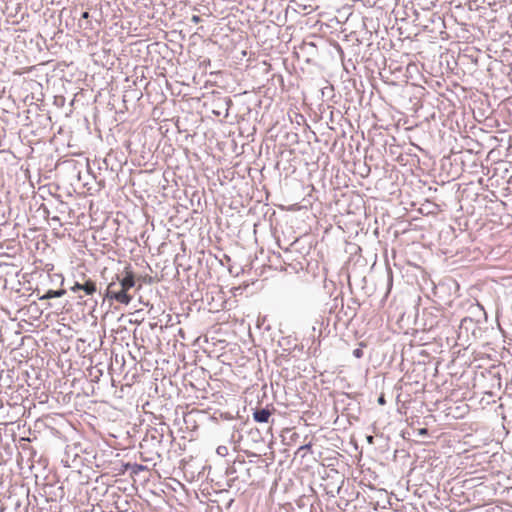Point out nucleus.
Instances as JSON below:
<instances>
[{"label": "nucleus", "mask_w": 512, "mask_h": 512, "mask_svg": "<svg viewBox=\"0 0 512 512\" xmlns=\"http://www.w3.org/2000/svg\"><path fill=\"white\" fill-rule=\"evenodd\" d=\"M300 502H302V505H305L304 499H300Z\"/></svg>", "instance_id": "a211bd4d"}, {"label": "nucleus", "mask_w": 512, "mask_h": 512, "mask_svg": "<svg viewBox=\"0 0 512 512\" xmlns=\"http://www.w3.org/2000/svg\"><path fill=\"white\" fill-rule=\"evenodd\" d=\"M216 452L219 456L225 457L226 455H228V447L224 446V445H220V446H218Z\"/></svg>", "instance_id": "9d476101"}, {"label": "nucleus", "mask_w": 512, "mask_h": 512, "mask_svg": "<svg viewBox=\"0 0 512 512\" xmlns=\"http://www.w3.org/2000/svg\"><path fill=\"white\" fill-rule=\"evenodd\" d=\"M71 290L73 292L83 291L85 295H93L97 291V286L94 281L83 276V282L76 281Z\"/></svg>", "instance_id": "7ed1b4c3"}, {"label": "nucleus", "mask_w": 512, "mask_h": 512, "mask_svg": "<svg viewBox=\"0 0 512 512\" xmlns=\"http://www.w3.org/2000/svg\"><path fill=\"white\" fill-rule=\"evenodd\" d=\"M300 502H302V505H305L304 499H300Z\"/></svg>", "instance_id": "6ab92c4d"}, {"label": "nucleus", "mask_w": 512, "mask_h": 512, "mask_svg": "<svg viewBox=\"0 0 512 512\" xmlns=\"http://www.w3.org/2000/svg\"><path fill=\"white\" fill-rule=\"evenodd\" d=\"M477 329L476 322L471 317H464L459 325L460 335L464 332L466 335H468L469 331H472L474 334L475 330Z\"/></svg>", "instance_id": "20e7f679"}, {"label": "nucleus", "mask_w": 512, "mask_h": 512, "mask_svg": "<svg viewBox=\"0 0 512 512\" xmlns=\"http://www.w3.org/2000/svg\"><path fill=\"white\" fill-rule=\"evenodd\" d=\"M191 21L195 24H198L201 21V17L198 15H193Z\"/></svg>", "instance_id": "ddd939ff"}, {"label": "nucleus", "mask_w": 512, "mask_h": 512, "mask_svg": "<svg viewBox=\"0 0 512 512\" xmlns=\"http://www.w3.org/2000/svg\"><path fill=\"white\" fill-rule=\"evenodd\" d=\"M343 313L347 320H352L357 314L356 310L352 309L351 307H348V310L344 311Z\"/></svg>", "instance_id": "1a4fd4ad"}, {"label": "nucleus", "mask_w": 512, "mask_h": 512, "mask_svg": "<svg viewBox=\"0 0 512 512\" xmlns=\"http://www.w3.org/2000/svg\"><path fill=\"white\" fill-rule=\"evenodd\" d=\"M353 356L355 358H358V359L362 358L363 357V350L361 348L354 349L353 350Z\"/></svg>", "instance_id": "f8f14e48"}, {"label": "nucleus", "mask_w": 512, "mask_h": 512, "mask_svg": "<svg viewBox=\"0 0 512 512\" xmlns=\"http://www.w3.org/2000/svg\"><path fill=\"white\" fill-rule=\"evenodd\" d=\"M89 17H90V14H89V12H88V11H84V12L81 14V19H80V21H79V27H80V28H84V29L91 28V24H90V22H89V21H87V22L85 23V25H83V24H82V19H84V20H88V19H89Z\"/></svg>", "instance_id": "6e6552de"}, {"label": "nucleus", "mask_w": 512, "mask_h": 512, "mask_svg": "<svg viewBox=\"0 0 512 512\" xmlns=\"http://www.w3.org/2000/svg\"><path fill=\"white\" fill-rule=\"evenodd\" d=\"M378 403L383 405L385 404V399H384V396H380L379 399H378Z\"/></svg>", "instance_id": "2eb2a0df"}, {"label": "nucleus", "mask_w": 512, "mask_h": 512, "mask_svg": "<svg viewBox=\"0 0 512 512\" xmlns=\"http://www.w3.org/2000/svg\"><path fill=\"white\" fill-rule=\"evenodd\" d=\"M310 449H311V444H305V445L299 447L298 451L310 450Z\"/></svg>", "instance_id": "4468645a"}, {"label": "nucleus", "mask_w": 512, "mask_h": 512, "mask_svg": "<svg viewBox=\"0 0 512 512\" xmlns=\"http://www.w3.org/2000/svg\"><path fill=\"white\" fill-rule=\"evenodd\" d=\"M135 286V277L132 271L126 268L125 275H116V281H112L106 288L105 296L118 303L128 305L132 297L128 291Z\"/></svg>", "instance_id": "f257e3e1"}, {"label": "nucleus", "mask_w": 512, "mask_h": 512, "mask_svg": "<svg viewBox=\"0 0 512 512\" xmlns=\"http://www.w3.org/2000/svg\"><path fill=\"white\" fill-rule=\"evenodd\" d=\"M420 433H421V434H425V433H427V429H425V428L421 429V430H420Z\"/></svg>", "instance_id": "dca6fc26"}, {"label": "nucleus", "mask_w": 512, "mask_h": 512, "mask_svg": "<svg viewBox=\"0 0 512 512\" xmlns=\"http://www.w3.org/2000/svg\"><path fill=\"white\" fill-rule=\"evenodd\" d=\"M333 473V476L328 475V477L324 480L325 483L321 484L326 494L331 497H335L339 494L341 484L344 482L343 477L337 471H334Z\"/></svg>", "instance_id": "f03ea898"}, {"label": "nucleus", "mask_w": 512, "mask_h": 512, "mask_svg": "<svg viewBox=\"0 0 512 512\" xmlns=\"http://www.w3.org/2000/svg\"><path fill=\"white\" fill-rule=\"evenodd\" d=\"M237 472V469H236V461L229 467H227L226 469V474L228 476H233L234 474H236Z\"/></svg>", "instance_id": "9b49d317"}, {"label": "nucleus", "mask_w": 512, "mask_h": 512, "mask_svg": "<svg viewBox=\"0 0 512 512\" xmlns=\"http://www.w3.org/2000/svg\"><path fill=\"white\" fill-rule=\"evenodd\" d=\"M66 293V290L59 289V290H48L42 297H40V300L44 299H52V298H59L62 297Z\"/></svg>", "instance_id": "0eeeda50"}, {"label": "nucleus", "mask_w": 512, "mask_h": 512, "mask_svg": "<svg viewBox=\"0 0 512 512\" xmlns=\"http://www.w3.org/2000/svg\"><path fill=\"white\" fill-rule=\"evenodd\" d=\"M240 465H243L245 463V461H239L238 462Z\"/></svg>", "instance_id": "f3484780"}, {"label": "nucleus", "mask_w": 512, "mask_h": 512, "mask_svg": "<svg viewBox=\"0 0 512 512\" xmlns=\"http://www.w3.org/2000/svg\"><path fill=\"white\" fill-rule=\"evenodd\" d=\"M271 416V412L268 408H258L253 412V418L256 422L267 423Z\"/></svg>", "instance_id": "39448f33"}, {"label": "nucleus", "mask_w": 512, "mask_h": 512, "mask_svg": "<svg viewBox=\"0 0 512 512\" xmlns=\"http://www.w3.org/2000/svg\"><path fill=\"white\" fill-rule=\"evenodd\" d=\"M125 468H126V470H130L131 475H137L142 471L148 470L147 466H144L142 464H137V463H134V464L127 463L125 465Z\"/></svg>", "instance_id": "423d86ee"}]
</instances>
